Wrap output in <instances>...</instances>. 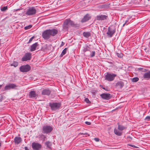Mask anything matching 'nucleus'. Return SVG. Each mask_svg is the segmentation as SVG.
<instances>
[{"mask_svg": "<svg viewBox=\"0 0 150 150\" xmlns=\"http://www.w3.org/2000/svg\"><path fill=\"white\" fill-rule=\"evenodd\" d=\"M51 91L48 89H43L42 91V94L43 95H49L50 94Z\"/></svg>", "mask_w": 150, "mask_h": 150, "instance_id": "4468645a", "label": "nucleus"}, {"mask_svg": "<svg viewBox=\"0 0 150 150\" xmlns=\"http://www.w3.org/2000/svg\"><path fill=\"white\" fill-rule=\"evenodd\" d=\"M145 120H146L147 121H149V120H150V116H147L145 118Z\"/></svg>", "mask_w": 150, "mask_h": 150, "instance_id": "ea45409f", "label": "nucleus"}, {"mask_svg": "<svg viewBox=\"0 0 150 150\" xmlns=\"http://www.w3.org/2000/svg\"><path fill=\"white\" fill-rule=\"evenodd\" d=\"M116 76V74L107 72L105 74V80L110 81H113Z\"/></svg>", "mask_w": 150, "mask_h": 150, "instance_id": "7ed1b4c3", "label": "nucleus"}, {"mask_svg": "<svg viewBox=\"0 0 150 150\" xmlns=\"http://www.w3.org/2000/svg\"><path fill=\"white\" fill-rule=\"evenodd\" d=\"M32 27V25H28L27 26H25L24 28L25 30H28L29 29H30Z\"/></svg>", "mask_w": 150, "mask_h": 150, "instance_id": "f704fd0d", "label": "nucleus"}, {"mask_svg": "<svg viewBox=\"0 0 150 150\" xmlns=\"http://www.w3.org/2000/svg\"><path fill=\"white\" fill-rule=\"evenodd\" d=\"M25 150H29V149H28V147L26 146L25 147Z\"/></svg>", "mask_w": 150, "mask_h": 150, "instance_id": "8fccbe9b", "label": "nucleus"}, {"mask_svg": "<svg viewBox=\"0 0 150 150\" xmlns=\"http://www.w3.org/2000/svg\"><path fill=\"white\" fill-rule=\"evenodd\" d=\"M109 7V4H105L99 5L98 6V8L100 9H105L108 8Z\"/></svg>", "mask_w": 150, "mask_h": 150, "instance_id": "412c9836", "label": "nucleus"}, {"mask_svg": "<svg viewBox=\"0 0 150 150\" xmlns=\"http://www.w3.org/2000/svg\"><path fill=\"white\" fill-rule=\"evenodd\" d=\"M47 147L49 149H51V146H52L51 143L49 141L45 143Z\"/></svg>", "mask_w": 150, "mask_h": 150, "instance_id": "cd10ccee", "label": "nucleus"}, {"mask_svg": "<svg viewBox=\"0 0 150 150\" xmlns=\"http://www.w3.org/2000/svg\"><path fill=\"white\" fill-rule=\"evenodd\" d=\"M97 91L96 90H92L91 93L93 94H95V93Z\"/></svg>", "mask_w": 150, "mask_h": 150, "instance_id": "37998d69", "label": "nucleus"}, {"mask_svg": "<svg viewBox=\"0 0 150 150\" xmlns=\"http://www.w3.org/2000/svg\"><path fill=\"white\" fill-rule=\"evenodd\" d=\"M75 25L74 23L70 19H67L65 21L63 24V28L64 30H67L70 26H74Z\"/></svg>", "mask_w": 150, "mask_h": 150, "instance_id": "f03ea898", "label": "nucleus"}, {"mask_svg": "<svg viewBox=\"0 0 150 150\" xmlns=\"http://www.w3.org/2000/svg\"><path fill=\"white\" fill-rule=\"evenodd\" d=\"M95 52L94 51H93L92 52V54L91 55V57H94L95 55Z\"/></svg>", "mask_w": 150, "mask_h": 150, "instance_id": "58836bf2", "label": "nucleus"}, {"mask_svg": "<svg viewBox=\"0 0 150 150\" xmlns=\"http://www.w3.org/2000/svg\"><path fill=\"white\" fill-rule=\"evenodd\" d=\"M8 9V7L7 6H4L2 7L1 9V11H4Z\"/></svg>", "mask_w": 150, "mask_h": 150, "instance_id": "2f4dec72", "label": "nucleus"}, {"mask_svg": "<svg viewBox=\"0 0 150 150\" xmlns=\"http://www.w3.org/2000/svg\"><path fill=\"white\" fill-rule=\"evenodd\" d=\"M91 17L90 16V15L88 14H86L83 17V18L82 19L81 21L82 23L85 22L90 19Z\"/></svg>", "mask_w": 150, "mask_h": 150, "instance_id": "dca6fc26", "label": "nucleus"}, {"mask_svg": "<svg viewBox=\"0 0 150 150\" xmlns=\"http://www.w3.org/2000/svg\"><path fill=\"white\" fill-rule=\"evenodd\" d=\"M50 35L53 36L55 35L58 33V30L55 29H54L52 30L49 29Z\"/></svg>", "mask_w": 150, "mask_h": 150, "instance_id": "2eb2a0df", "label": "nucleus"}, {"mask_svg": "<svg viewBox=\"0 0 150 150\" xmlns=\"http://www.w3.org/2000/svg\"><path fill=\"white\" fill-rule=\"evenodd\" d=\"M31 57V54L30 53H27L21 59L22 61H26L30 59Z\"/></svg>", "mask_w": 150, "mask_h": 150, "instance_id": "9d476101", "label": "nucleus"}, {"mask_svg": "<svg viewBox=\"0 0 150 150\" xmlns=\"http://www.w3.org/2000/svg\"><path fill=\"white\" fill-rule=\"evenodd\" d=\"M116 54L118 57L120 58H122L123 56V54L122 53H116Z\"/></svg>", "mask_w": 150, "mask_h": 150, "instance_id": "72a5a7b5", "label": "nucleus"}, {"mask_svg": "<svg viewBox=\"0 0 150 150\" xmlns=\"http://www.w3.org/2000/svg\"><path fill=\"white\" fill-rule=\"evenodd\" d=\"M53 130V128L50 125H45L42 127V132L44 134H48L50 133Z\"/></svg>", "mask_w": 150, "mask_h": 150, "instance_id": "20e7f679", "label": "nucleus"}, {"mask_svg": "<svg viewBox=\"0 0 150 150\" xmlns=\"http://www.w3.org/2000/svg\"><path fill=\"white\" fill-rule=\"evenodd\" d=\"M49 46H50V45H47L46 44V45H45V46H44V48H45V49L49 50L48 47Z\"/></svg>", "mask_w": 150, "mask_h": 150, "instance_id": "e433bc0d", "label": "nucleus"}, {"mask_svg": "<svg viewBox=\"0 0 150 150\" xmlns=\"http://www.w3.org/2000/svg\"><path fill=\"white\" fill-rule=\"evenodd\" d=\"M94 140L97 142H98L99 141V139L98 138H94Z\"/></svg>", "mask_w": 150, "mask_h": 150, "instance_id": "c03bdc74", "label": "nucleus"}, {"mask_svg": "<svg viewBox=\"0 0 150 150\" xmlns=\"http://www.w3.org/2000/svg\"><path fill=\"white\" fill-rule=\"evenodd\" d=\"M101 97L103 99L109 100L112 97L111 95L108 93H103L100 95Z\"/></svg>", "mask_w": 150, "mask_h": 150, "instance_id": "9b49d317", "label": "nucleus"}, {"mask_svg": "<svg viewBox=\"0 0 150 150\" xmlns=\"http://www.w3.org/2000/svg\"><path fill=\"white\" fill-rule=\"evenodd\" d=\"M18 62H14L12 64H11V66H14L15 67H16L18 66Z\"/></svg>", "mask_w": 150, "mask_h": 150, "instance_id": "7c9ffc66", "label": "nucleus"}, {"mask_svg": "<svg viewBox=\"0 0 150 150\" xmlns=\"http://www.w3.org/2000/svg\"><path fill=\"white\" fill-rule=\"evenodd\" d=\"M128 145L129 146H132L133 148H137V147L135 146V145L131 144H128Z\"/></svg>", "mask_w": 150, "mask_h": 150, "instance_id": "a19ab883", "label": "nucleus"}, {"mask_svg": "<svg viewBox=\"0 0 150 150\" xmlns=\"http://www.w3.org/2000/svg\"><path fill=\"white\" fill-rule=\"evenodd\" d=\"M114 132L115 134L117 136H120L122 135V132H120L115 128L114 129Z\"/></svg>", "mask_w": 150, "mask_h": 150, "instance_id": "b1692460", "label": "nucleus"}, {"mask_svg": "<svg viewBox=\"0 0 150 150\" xmlns=\"http://www.w3.org/2000/svg\"><path fill=\"white\" fill-rule=\"evenodd\" d=\"M85 123L88 125H90L91 124V123L90 122L86 121L85 122Z\"/></svg>", "mask_w": 150, "mask_h": 150, "instance_id": "a18cd8bd", "label": "nucleus"}, {"mask_svg": "<svg viewBox=\"0 0 150 150\" xmlns=\"http://www.w3.org/2000/svg\"><path fill=\"white\" fill-rule=\"evenodd\" d=\"M37 96L35 92L34 91H31L30 92L29 96L30 98H35Z\"/></svg>", "mask_w": 150, "mask_h": 150, "instance_id": "a211bd4d", "label": "nucleus"}, {"mask_svg": "<svg viewBox=\"0 0 150 150\" xmlns=\"http://www.w3.org/2000/svg\"><path fill=\"white\" fill-rule=\"evenodd\" d=\"M79 134H81V135H82V134L85 135V134H88L87 133H80Z\"/></svg>", "mask_w": 150, "mask_h": 150, "instance_id": "3c124183", "label": "nucleus"}, {"mask_svg": "<svg viewBox=\"0 0 150 150\" xmlns=\"http://www.w3.org/2000/svg\"><path fill=\"white\" fill-rule=\"evenodd\" d=\"M16 84L13 83H9L6 85L4 88V91H6L11 89H16L18 87Z\"/></svg>", "mask_w": 150, "mask_h": 150, "instance_id": "39448f33", "label": "nucleus"}, {"mask_svg": "<svg viewBox=\"0 0 150 150\" xmlns=\"http://www.w3.org/2000/svg\"><path fill=\"white\" fill-rule=\"evenodd\" d=\"M42 37L45 40H47L50 38V34L49 29L44 31L42 33Z\"/></svg>", "mask_w": 150, "mask_h": 150, "instance_id": "1a4fd4ad", "label": "nucleus"}, {"mask_svg": "<svg viewBox=\"0 0 150 150\" xmlns=\"http://www.w3.org/2000/svg\"><path fill=\"white\" fill-rule=\"evenodd\" d=\"M116 86L119 88H122L124 86V83L122 81L118 82L116 83Z\"/></svg>", "mask_w": 150, "mask_h": 150, "instance_id": "4be33fe9", "label": "nucleus"}, {"mask_svg": "<svg viewBox=\"0 0 150 150\" xmlns=\"http://www.w3.org/2000/svg\"><path fill=\"white\" fill-rule=\"evenodd\" d=\"M30 69V67L28 64L21 66L19 68L20 71L23 72H27L29 71Z\"/></svg>", "mask_w": 150, "mask_h": 150, "instance_id": "6e6552de", "label": "nucleus"}, {"mask_svg": "<svg viewBox=\"0 0 150 150\" xmlns=\"http://www.w3.org/2000/svg\"><path fill=\"white\" fill-rule=\"evenodd\" d=\"M32 147L34 150H39L41 147V145L38 143L33 142Z\"/></svg>", "mask_w": 150, "mask_h": 150, "instance_id": "ddd939ff", "label": "nucleus"}, {"mask_svg": "<svg viewBox=\"0 0 150 150\" xmlns=\"http://www.w3.org/2000/svg\"><path fill=\"white\" fill-rule=\"evenodd\" d=\"M138 71H141L142 72H145L147 71V69L142 68H139L137 69Z\"/></svg>", "mask_w": 150, "mask_h": 150, "instance_id": "c756f323", "label": "nucleus"}, {"mask_svg": "<svg viewBox=\"0 0 150 150\" xmlns=\"http://www.w3.org/2000/svg\"><path fill=\"white\" fill-rule=\"evenodd\" d=\"M143 77L146 79H150V70L144 74Z\"/></svg>", "mask_w": 150, "mask_h": 150, "instance_id": "6ab92c4d", "label": "nucleus"}, {"mask_svg": "<svg viewBox=\"0 0 150 150\" xmlns=\"http://www.w3.org/2000/svg\"><path fill=\"white\" fill-rule=\"evenodd\" d=\"M34 36H32L29 40V41L28 42V43H30L31 41H32L33 39L34 38Z\"/></svg>", "mask_w": 150, "mask_h": 150, "instance_id": "4c0bfd02", "label": "nucleus"}, {"mask_svg": "<svg viewBox=\"0 0 150 150\" xmlns=\"http://www.w3.org/2000/svg\"><path fill=\"white\" fill-rule=\"evenodd\" d=\"M2 86V85H0V89L1 88Z\"/></svg>", "mask_w": 150, "mask_h": 150, "instance_id": "603ef678", "label": "nucleus"}, {"mask_svg": "<svg viewBox=\"0 0 150 150\" xmlns=\"http://www.w3.org/2000/svg\"><path fill=\"white\" fill-rule=\"evenodd\" d=\"M22 141L21 138L20 137H16L14 139V141L16 144H18Z\"/></svg>", "mask_w": 150, "mask_h": 150, "instance_id": "aec40b11", "label": "nucleus"}, {"mask_svg": "<svg viewBox=\"0 0 150 150\" xmlns=\"http://www.w3.org/2000/svg\"><path fill=\"white\" fill-rule=\"evenodd\" d=\"M38 137L40 140H42L43 141L45 140L46 139H47L46 136L42 134H39Z\"/></svg>", "mask_w": 150, "mask_h": 150, "instance_id": "5701e85b", "label": "nucleus"}, {"mask_svg": "<svg viewBox=\"0 0 150 150\" xmlns=\"http://www.w3.org/2000/svg\"><path fill=\"white\" fill-rule=\"evenodd\" d=\"M36 10L34 7L29 8L25 13V14L28 16L33 15L36 13Z\"/></svg>", "mask_w": 150, "mask_h": 150, "instance_id": "0eeeda50", "label": "nucleus"}, {"mask_svg": "<svg viewBox=\"0 0 150 150\" xmlns=\"http://www.w3.org/2000/svg\"><path fill=\"white\" fill-rule=\"evenodd\" d=\"M3 98V96L2 95H0V102H1Z\"/></svg>", "mask_w": 150, "mask_h": 150, "instance_id": "79ce46f5", "label": "nucleus"}, {"mask_svg": "<svg viewBox=\"0 0 150 150\" xmlns=\"http://www.w3.org/2000/svg\"><path fill=\"white\" fill-rule=\"evenodd\" d=\"M61 106L60 103L52 102L49 103V106L52 111H56L59 110Z\"/></svg>", "mask_w": 150, "mask_h": 150, "instance_id": "f257e3e1", "label": "nucleus"}, {"mask_svg": "<svg viewBox=\"0 0 150 150\" xmlns=\"http://www.w3.org/2000/svg\"><path fill=\"white\" fill-rule=\"evenodd\" d=\"M100 86L104 90H105L106 91H108L106 89H105V88L104 87H103L101 85H100Z\"/></svg>", "mask_w": 150, "mask_h": 150, "instance_id": "de8ad7c7", "label": "nucleus"}, {"mask_svg": "<svg viewBox=\"0 0 150 150\" xmlns=\"http://www.w3.org/2000/svg\"><path fill=\"white\" fill-rule=\"evenodd\" d=\"M91 35V34L89 32H84L83 33V35L86 38H89Z\"/></svg>", "mask_w": 150, "mask_h": 150, "instance_id": "393cba45", "label": "nucleus"}, {"mask_svg": "<svg viewBox=\"0 0 150 150\" xmlns=\"http://www.w3.org/2000/svg\"><path fill=\"white\" fill-rule=\"evenodd\" d=\"M108 18V16L101 15L97 16L96 18V19L97 21H104L107 20Z\"/></svg>", "mask_w": 150, "mask_h": 150, "instance_id": "f8f14e48", "label": "nucleus"}, {"mask_svg": "<svg viewBox=\"0 0 150 150\" xmlns=\"http://www.w3.org/2000/svg\"><path fill=\"white\" fill-rule=\"evenodd\" d=\"M85 101L87 103H91V101L89 100L87 98H86L85 99Z\"/></svg>", "mask_w": 150, "mask_h": 150, "instance_id": "c9c22d12", "label": "nucleus"}, {"mask_svg": "<svg viewBox=\"0 0 150 150\" xmlns=\"http://www.w3.org/2000/svg\"><path fill=\"white\" fill-rule=\"evenodd\" d=\"M128 20L126 21L125 23L123 24V26H124L126 24L127 25V23L128 22Z\"/></svg>", "mask_w": 150, "mask_h": 150, "instance_id": "49530a36", "label": "nucleus"}, {"mask_svg": "<svg viewBox=\"0 0 150 150\" xmlns=\"http://www.w3.org/2000/svg\"><path fill=\"white\" fill-rule=\"evenodd\" d=\"M67 51V48H64L62 51L60 56L61 57H62L64 55L66 54Z\"/></svg>", "mask_w": 150, "mask_h": 150, "instance_id": "c85d7f7f", "label": "nucleus"}, {"mask_svg": "<svg viewBox=\"0 0 150 150\" xmlns=\"http://www.w3.org/2000/svg\"><path fill=\"white\" fill-rule=\"evenodd\" d=\"M118 129L120 131H122L126 128V127L120 125L119 123H118Z\"/></svg>", "mask_w": 150, "mask_h": 150, "instance_id": "a878e982", "label": "nucleus"}, {"mask_svg": "<svg viewBox=\"0 0 150 150\" xmlns=\"http://www.w3.org/2000/svg\"><path fill=\"white\" fill-rule=\"evenodd\" d=\"M38 45V42H36L30 46V51H35Z\"/></svg>", "mask_w": 150, "mask_h": 150, "instance_id": "f3484780", "label": "nucleus"}, {"mask_svg": "<svg viewBox=\"0 0 150 150\" xmlns=\"http://www.w3.org/2000/svg\"><path fill=\"white\" fill-rule=\"evenodd\" d=\"M90 48V47L86 45L83 47V51L84 52H85L87 51H89Z\"/></svg>", "mask_w": 150, "mask_h": 150, "instance_id": "bb28decb", "label": "nucleus"}, {"mask_svg": "<svg viewBox=\"0 0 150 150\" xmlns=\"http://www.w3.org/2000/svg\"><path fill=\"white\" fill-rule=\"evenodd\" d=\"M64 44V43L63 42H62V44L61 45V46H63Z\"/></svg>", "mask_w": 150, "mask_h": 150, "instance_id": "09e8293b", "label": "nucleus"}, {"mask_svg": "<svg viewBox=\"0 0 150 150\" xmlns=\"http://www.w3.org/2000/svg\"><path fill=\"white\" fill-rule=\"evenodd\" d=\"M116 32V29L113 26L109 27L108 28V31L107 34L109 37H112Z\"/></svg>", "mask_w": 150, "mask_h": 150, "instance_id": "423d86ee", "label": "nucleus"}, {"mask_svg": "<svg viewBox=\"0 0 150 150\" xmlns=\"http://www.w3.org/2000/svg\"><path fill=\"white\" fill-rule=\"evenodd\" d=\"M139 80V78L137 77H134L132 79V82H136Z\"/></svg>", "mask_w": 150, "mask_h": 150, "instance_id": "473e14b6", "label": "nucleus"}]
</instances>
